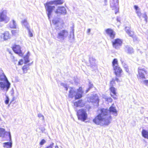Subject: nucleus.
Here are the masks:
<instances>
[{"mask_svg": "<svg viewBox=\"0 0 148 148\" xmlns=\"http://www.w3.org/2000/svg\"><path fill=\"white\" fill-rule=\"evenodd\" d=\"M112 105L109 108V110L106 109L102 108L101 110V113L93 119V121L97 125L103 126L108 125L112 121L110 114L115 116L117 115V111L116 108Z\"/></svg>", "mask_w": 148, "mask_h": 148, "instance_id": "f257e3e1", "label": "nucleus"}, {"mask_svg": "<svg viewBox=\"0 0 148 148\" xmlns=\"http://www.w3.org/2000/svg\"><path fill=\"white\" fill-rule=\"evenodd\" d=\"M11 84L3 71H0V90L6 92L10 87Z\"/></svg>", "mask_w": 148, "mask_h": 148, "instance_id": "f03ea898", "label": "nucleus"}, {"mask_svg": "<svg viewBox=\"0 0 148 148\" xmlns=\"http://www.w3.org/2000/svg\"><path fill=\"white\" fill-rule=\"evenodd\" d=\"M56 29L57 33L55 39L60 42H63L68 36V31L65 29H60L58 27H57Z\"/></svg>", "mask_w": 148, "mask_h": 148, "instance_id": "7ed1b4c3", "label": "nucleus"}, {"mask_svg": "<svg viewBox=\"0 0 148 148\" xmlns=\"http://www.w3.org/2000/svg\"><path fill=\"white\" fill-rule=\"evenodd\" d=\"M70 90L69 94V97L71 98L75 97V99H80L82 97L83 91L82 90V88L80 87L77 90V91H75V89L73 88L70 87Z\"/></svg>", "mask_w": 148, "mask_h": 148, "instance_id": "20e7f679", "label": "nucleus"}, {"mask_svg": "<svg viewBox=\"0 0 148 148\" xmlns=\"http://www.w3.org/2000/svg\"><path fill=\"white\" fill-rule=\"evenodd\" d=\"M51 1L47 2L44 4L46 10L47 12V14L49 19L50 18V16L52 13L55 9L54 6L52 5L53 4Z\"/></svg>", "mask_w": 148, "mask_h": 148, "instance_id": "39448f33", "label": "nucleus"}, {"mask_svg": "<svg viewBox=\"0 0 148 148\" xmlns=\"http://www.w3.org/2000/svg\"><path fill=\"white\" fill-rule=\"evenodd\" d=\"M138 74L137 77L140 81L143 79H145V75L147 74V71L145 68L143 66H139L138 68Z\"/></svg>", "mask_w": 148, "mask_h": 148, "instance_id": "423d86ee", "label": "nucleus"}, {"mask_svg": "<svg viewBox=\"0 0 148 148\" xmlns=\"http://www.w3.org/2000/svg\"><path fill=\"white\" fill-rule=\"evenodd\" d=\"M77 115L78 119L82 121H84L87 118V114L85 111L84 109L79 110L77 112Z\"/></svg>", "mask_w": 148, "mask_h": 148, "instance_id": "0eeeda50", "label": "nucleus"}, {"mask_svg": "<svg viewBox=\"0 0 148 148\" xmlns=\"http://www.w3.org/2000/svg\"><path fill=\"white\" fill-rule=\"evenodd\" d=\"M7 11L6 10H3L0 12V21L4 22L5 23H7L9 21L10 18L7 15Z\"/></svg>", "mask_w": 148, "mask_h": 148, "instance_id": "6e6552de", "label": "nucleus"}, {"mask_svg": "<svg viewBox=\"0 0 148 148\" xmlns=\"http://www.w3.org/2000/svg\"><path fill=\"white\" fill-rule=\"evenodd\" d=\"M123 41L121 39L117 38L112 42L113 47L116 49H119L122 45Z\"/></svg>", "mask_w": 148, "mask_h": 148, "instance_id": "1a4fd4ad", "label": "nucleus"}, {"mask_svg": "<svg viewBox=\"0 0 148 148\" xmlns=\"http://www.w3.org/2000/svg\"><path fill=\"white\" fill-rule=\"evenodd\" d=\"M88 101L89 102H91L95 103V105L97 106L99 103L98 97L96 95H93L92 96L88 97Z\"/></svg>", "mask_w": 148, "mask_h": 148, "instance_id": "9d476101", "label": "nucleus"}, {"mask_svg": "<svg viewBox=\"0 0 148 148\" xmlns=\"http://www.w3.org/2000/svg\"><path fill=\"white\" fill-rule=\"evenodd\" d=\"M55 13L58 15H60L61 14L65 15L66 14V10L65 8L63 6H59L55 11Z\"/></svg>", "mask_w": 148, "mask_h": 148, "instance_id": "9b49d317", "label": "nucleus"}, {"mask_svg": "<svg viewBox=\"0 0 148 148\" xmlns=\"http://www.w3.org/2000/svg\"><path fill=\"white\" fill-rule=\"evenodd\" d=\"M118 0H112L110 1V7L112 10L116 9L117 11L118 9Z\"/></svg>", "mask_w": 148, "mask_h": 148, "instance_id": "f8f14e48", "label": "nucleus"}, {"mask_svg": "<svg viewBox=\"0 0 148 148\" xmlns=\"http://www.w3.org/2000/svg\"><path fill=\"white\" fill-rule=\"evenodd\" d=\"M8 135L10 139V141L11 140V136L10 132H5V130L3 128H0V137L3 138L5 137V134Z\"/></svg>", "mask_w": 148, "mask_h": 148, "instance_id": "ddd939ff", "label": "nucleus"}, {"mask_svg": "<svg viewBox=\"0 0 148 148\" xmlns=\"http://www.w3.org/2000/svg\"><path fill=\"white\" fill-rule=\"evenodd\" d=\"M113 67L116 75L118 77L120 76V74L122 72V69L118 65H116V66H114Z\"/></svg>", "mask_w": 148, "mask_h": 148, "instance_id": "4468645a", "label": "nucleus"}, {"mask_svg": "<svg viewBox=\"0 0 148 148\" xmlns=\"http://www.w3.org/2000/svg\"><path fill=\"white\" fill-rule=\"evenodd\" d=\"M21 47L19 45H14L12 47V49L15 53L19 54H22L21 51Z\"/></svg>", "mask_w": 148, "mask_h": 148, "instance_id": "2eb2a0df", "label": "nucleus"}, {"mask_svg": "<svg viewBox=\"0 0 148 148\" xmlns=\"http://www.w3.org/2000/svg\"><path fill=\"white\" fill-rule=\"evenodd\" d=\"M106 32L110 38L113 39L114 38L115 34L113 30L110 29H108L106 30Z\"/></svg>", "mask_w": 148, "mask_h": 148, "instance_id": "dca6fc26", "label": "nucleus"}, {"mask_svg": "<svg viewBox=\"0 0 148 148\" xmlns=\"http://www.w3.org/2000/svg\"><path fill=\"white\" fill-rule=\"evenodd\" d=\"M1 39L4 40H7L10 38L9 33L8 32H5L3 34H1L0 35Z\"/></svg>", "mask_w": 148, "mask_h": 148, "instance_id": "f3484780", "label": "nucleus"}, {"mask_svg": "<svg viewBox=\"0 0 148 148\" xmlns=\"http://www.w3.org/2000/svg\"><path fill=\"white\" fill-rule=\"evenodd\" d=\"M124 49L125 52L128 54H131L134 53L133 48L128 45L125 46Z\"/></svg>", "mask_w": 148, "mask_h": 148, "instance_id": "a211bd4d", "label": "nucleus"}, {"mask_svg": "<svg viewBox=\"0 0 148 148\" xmlns=\"http://www.w3.org/2000/svg\"><path fill=\"white\" fill-rule=\"evenodd\" d=\"M90 64V66L94 69L97 68V66L95 64V59L92 57H90L89 59Z\"/></svg>", "mask_w": 148, "mask_h": 148, "instance_id": "6ab92c4d", "label": "nucleus"}, {"mask_svg": "<svg viewBox=\"0 0 148 148\" xmlns=\"http://www.w3.org/2000/svg\"><path fill=\"white\" fill-rule=\"evenodd\" d=\"M110 90L111 92L113 94L112 95L111 93H110L111 97L114 99H116V89L114 87H111L110 88Z\"/></svg>", "mask_w": 148, "mask_h": 148, "instance_id": "aec40b11", "label": "nucleus"}, {"mask_svg": "<svg viewBox=\"0 0 148 148\" xmlns=\"http://www.w3.org/2000/svg\"><path fill=\"white\" fill-rule=\"evenodd\" d=\"M21 23L23 26H24L27 29H29V25L26 19H25L22 21Z\"/></svg>", "mask_w": 148, "mask_h": 148, "instance_id": "412c9836", "label": "nucleus"}, {"mask_svg": "<svg viewBox=\"0 0 148 148\" xmlns=\"http://www.w3.org/2000/svg\"><path fill=\"white\" fill-rule=\"evenodd\" d=\"M125 31L126 33L131 37H133L134 35V32L131 31L129 27H125Z\"/></svg>", "mask_w": 148, "mask_h": 148, "instance_id": "4be33fe9", "label": "nucleus"}, {"mask_svg": "<svg viewBox=\"0 0 148 148\" xmlns=\"http://www.w3.org/2000/svg\"><path fill=\"white\" fill-rule=\"evenodd\" d=\"M9 26L11 28H16V23L15 21L14 20H13L10 22L9 24Z\"/></svg>", "mask_w": 148, "mask_h": 148, "instance_id": "5701e85b", "label": "nucleus"}, {"mask_svg": "<svg viewBox=\"0 0 148 148\" xmlns=\"http://www.w3.org/2000/svg\"><path fill=\"white\" fill-rule=\"evenodd\" d=\"M53 4L57 5V4H62L64 2V0H55L53 1H51Z\"/></svg>", "mask_w": 148, "mask_h": 148, "instance_id": "b1692460", "label": "nucleus"}, {"mask_svg": "<svg viewBox=\"0 0 148 148\" xmlns=\"http://www.w3.org/2000/svg\"><path fill=\"white\" fill-rule=\"evenodd\" d=\"M30 55L29 52H28L27 55L24 57V60L25 61L24 63L26 64L28 62L29 60V57Z\"/></svg>", "mask_w": 148, "mask_h": 148, "instance_id": "393cba45", "label": "nucleus"}, {"mask_svg": "<svg viewBox=\"0 0 148 148\" xmlns=\"http://www.w3.org/2000/svg\"><path fill=\"white\" fill-rule=\"evenodd\" d=\"M143 136L145 138L148 139V132L143 130L142 132Z\"/></svg>", "mask_w": 148, "mask_h": 148, "instance_id": "a878e982", "label": "nucleus"}, {"mask_svg": "<svg viewBox=\"0 0 148 148\" xmlns=\"http://www.w3.org/2000/svg\"><path fill=\"white\" fill-rule=\"evenodd\" d=\"M3 146L4 147L10 148L12 147V143L11 142H6L3 143Z\"/></svg>", "mask_w": 148, "mask_h": 148, "instance_id": "bb28decb", "label": "nucleus"}, {"mask_svg": "<svg viewBox=\"0 0 148 148\" xmlns=\"http://www.w3.org/2000/svg\"><path fill=\"white\" fill-rule=\"evenodd\" d=\"M121 61L122 62L123 66L125 70L127 72H129V69L127 65L125 64V63L123 62L121 60Z\"/></svg>", "mask_w": 148, "mask_h": 148, "instance_id": "cd10ccee", "label": "nucleus"}, {"mask_svg": "<svg viewBox=\"0 0 148 148\" xmlns=\"http://www.w3.org/2000/svg\"><path fill=\"white\" fill-rule=\"evenodd\" d=\"M29 69L28 66L25 65L22 68V69L24 73H27V71Z\"/></svg>", "mask_w": 148, "mask_h": 148, "instance_id": "c85d7f7f", "label": "nucleus"}, {"mask_svg": "<svg viewBox=\"0 0 148 148\" xmlns=\"http://www.w3.org/2000/svg\"><path fill=\"white\" fill-rule=\"evenodd\" d=\"M82 102V100H79L77 102H75L74 103V105L75 106L77 107L79 106H81V103Z\"/></svg>", "mask_w": 148, "mask_h": 148, "instance_id": "c756f323", "label": "nucleus"}, {"mask_svg": "<svg viewBox=\"0 0 148 148\" xmlns=\"http://www.w3.org/2000/svg\"><path fill=\"white\" fill-rule=\"evenodd\" d=\"M73 36V38H74V29L73 28H72L71 31L70 32V34L69 36V38H71L72 36Z\"/></svg>", "mask_w": 148, "mask_h": 148, "instance_id": "7c9ffc66", "label": "nucleus"}, {"mask_svg": "<svg viewBox=\"0 0 148 148\" xmlns=\"http://www.w3.org/2000/svg\"><path fill=\"white\" fill-rule=\"evenodd\" d=\"M112 65L113 66V67H114V66H116L118 65V61L117 59H114L113 60V62H112Z\"/></svg>", "mask_w": 148, "mask_h": 148, "instance_id": "2f4dec72", "label": "nucleus"}, {"mask_svg": "<svg viewBox=\"0 0 148 148\" xmlns=\"http://www.w3.org/2000/svg\"><path fill=\"white\" fill-rule=\"evenodd\" d=\"M140 82L146 86H148V80H143V79H142L140 81Z\"/></svg>", "mask_w": 148, "mask_h": 148, "instance_id": "473e14b6", "label": "nucleus"}, {"mask_svg": "<svg viewBox=\"0 0 148 148\" xmlns=\"http://www.w3.org/2000/svg\"><path fill=\"white\" fill-rule=\"evenodd\" d=\"M11 94V95L12 97V101L14 100V99L15 97L14 95V90L13 89H12V90H11L10 92Z\"/></svg>", "mask_w": 148, "mask_h": 148, "instance_id": "72a5a7b5", "label": "nucleus"}, {"mask_svg": "<svg viewBox=\"0 0 148 148\" xmlns=\"http://www.w3.org/2000/svg\"><path fill=\"white\" fill-rule=\"evenodd\" d=\"M38 116L39 118H40L41 119H42V120H44V116L42 114L40 113L38 114Z\"/></svg>", "mask_w": 148, "mask_h": 148, "instance_id": "f704fd0d", "label": "nucleus"}, {"mask_svg": "<svg viewBox=\"0 0 148 148\" xmlns=\"http://www.w3.org/2000/svg\"><path fill=\"white\" fill-rule=\"evenodd\" d=\"M89 88L86 90V92H88L90 89H91V88H92L93 86V85L92 84H91L90 83H89Z\"/></svg>", "mask_w": 148, "mask_h": 148, "instance_id": "c9c22d12", "label": "nucleus"}, {"mask_svg": "<svg viewBox=\"0 0 148 148\" xmlns=\"http://www.w3.org/2000/svg\"><path fill=\"white\" fill-rule=\"evenodd\" d=\"M136 13L139 17H140L141 16V14L140 10L136 11Z\"/></svg>", "mask_w": 148, "mask_h": 148, "instance_id": "e433bc0d", "label": "nucleus"}, {"mask_svg": "<svg viewBox=\"0 0 148 148\" xmlns=\"http://www.w3.org/2000/svg\"><path fill=\"white\" fill-rule=\"evenodd\" d=\"M46 142L45 140L44 139H42L40 143V145H43Z\"/></svg>", "mask_w": 148, "mask_h": 148, "instance_id": "4c0bfd02", "label": "nucleus"}, {"mask_svg": "<svg viewBox=\"0 0 148 148\" xmlns=\"http://www.w3.org/2000/svg\"><path fill=\"white\" fill-rule=\"evenodd\" d=\"M9 98L7 96L6 97V99L5 101V104H8L9 102Z\"/></svg>", "mask_w": 148, "mask_h": 148, "instance_id": "58836bf2", "label": "nucleus"}, {"mask_svg": "<svg viewBox=\"0 0 148 148\" xmlns=\"http://www.w3.org/2000/svg\"><path fill=\"white\" fill-rule=\"evenodd\" d=\"M28 30L29 34L30 37H32L33 36V34L31 32L30 29H27Z\"/></svg>", "mask_w": 148, "mask_h": 148, "instance_id": "ea45409f", "label": "nucleus"}, {"mask_svg": "<svg viewBox=\"0 0 148 148\" xmlns=\"http://www.w3.org/2000/svg\"><path fill=\"white\" fill-rule=\"evenodd\" d=\"M54 143H52L49 146H47L46 148H53V147Z\"/></svg>", "mask_w": 148, "mask_h": 148, "instance_id": "a19ab883", "label": "nucleus"}, {"mask_svg": "<svg viewBox=\"0 0 148 148\" xmlns=\"http://www.w3.org/2000/svg\"><path fill=\"white\" fill-rule=\"evenodd\" d=\"M134 8L136 10V11H137V10H139L138 7L136 5H134Z\"/></svg>", "mask_w": 148, "mask_h": 148, "instance_id": "79ce46f5", "label": "nucleus"}, {"mask_svg": "<svg viewBox=\"0 0 148 148\" xmlns=\"http://www.w3.org/2000/svg\"><path fill=\"white\" fill-rule=\"evenodd\" d=\"M91 31V29H88L87 31V33L88 34V35H90V32Z\"/></svg>", "mask_w": 148, "mask_h": 148, "instance_id": "37998d69", "label": "nucleus"}, {"mask_svg": "<svg viewBox=\"0 0 148 148\" xmlns=\"http://www.w3.org/2000/svg\"><path fill=\"white\" fill-rule=\"evenodd\" d=\"M52 22L55 24H56L58 23V21H56L55 20H53L52 21Z\"/></svg>", "mask_w": 148, "mask_h": 148, "instance_id": "c03bdc74", "label": "nucleus"}, {"mask_svg": "<svg viewBox=\"0 0 148 148\" xmlns=\"http://www.w3.org/2000/svg\"><path fill=\"white\" fill-rule=\"evenodd\" d=\"M107 100L109 102H111L112 100V99L110 97H109L107 98Z\"/></svg>", "mask_w": 148, "mask_h": 148, "instance_id": "a18cd8bd", "label": "nucleus"}, {"mask_svg": "<svg viewBox=\"0 0 148 148\" xmlns=\"http://www.w3.org/2000/svg\"><path fill=\"white\" fill-rule=\"evenodd\" d=\"M23 63V61L22 60H20L18 64L19 65H22Z\"/></svg>", "mask_w": 148, "mask_h": 148, "instance_id": "49530a36", "label": "nucleus"}, {"mask_svg": "<svg viewBox=\"0 0 148 148\" xmlns=\"http://www.w3.org/2000/svg\"><path fill=\"white\" fill-rule=\"evenodd\" d=\"M115 81H116V82H120L121 81V80H119V79H118L117 77H116L115 78Z\"/></svg>", "mask_w": 148, "mask_h": 148, "instance_id": "de8ad7c7", "label": "nucleus"}, {"mask_svg": "<svg viewBox=\"0 0 148 148\" xmlns=\"http://www.w3.org/2000/svg\"><path fill=\"white\" fill-rule=\"evenodd\" d=\"M64 86V88H65L66 90H68V88L67 87V86L66 85H65Z\"/></svg>", "mask_w": 148, "mask_h": 148, "instance_id": "09e8293b", "label": "nucleus"}, {"mask_svg": "<svg viewBox=\"0 0 148 148\" xmlns=\"http://www.w3.org/2000/svg\"><path fill=\"white\" fill-rule=\"evenodd\" d=\"M105 4V5H107V0H104Z\"/></svg>", "mask_w": 148, "mask_h": 148, "instance_id": "8fccbe9b", "label": "nucleus"}, {"mask_svg": "<svg viewBox=\"0 0 148 148\" xmlns=\"http://www.w3.org/2000/svg\"><path fill=\"white\" fill-rule=\"evenodd\" d=\"M147 34H146L147 39L148 40V31H147Z\"/></svg>", "mask_w": 148, "mask_h": 148, "instance_id": "3c124183", "label": "nucleus"}, {"mask_svg": "<svg viewBox=\"0 0 148 148\" xmlns=\"http://www.w3.org/2000/svg\"><path fill=\"white\" fill-rule=\"evenodd\" d=\"M55 148H59L58 146L56 145L55 147Z\"/></svg>", "mask_w": 148, "mask_h": 148, "instance_id": "603ef678", "label": "nucleus"}, {"mask_svg": "<svg viewBox=\"0 0 148 148\" xmlns=\"http://www.w3.org/2000/svg\"><path fill=\"white\" fill-rule=\"evenodd\" d=\"M117 20L118 21H119V20L118 18H117Z\"/></svg>", "mask_w": 148, "mask_h": 148, "instance_id": "864d4df0", "label": "nucleus"}, {"mask_svg": "<svg viewBox=\"0 0 148 148\" xmlns=\"http://www.w3.org/2000/svg\"><path fill=\"white\" fill-rule=\"evenodd\" d=\"M14 32V31H13V30H12V34H13V32Z\"/></svg>", "mask_w": 148, "mask_h": 148, "instance_id": "5fc2aeb1", "label": "nucleus"}, {"mask_svg": "<svg viewBox=\"0 0 148 148\" xmlns=\"http://www.w3.org/2000/svg\"><path fill=\"white\" fill-rule=\"evenodd\" d=\"M116 13H117V12L116 11L115 12V13L116 14Z\"/></svg>", "mask_w": 148, "mask_h": 148, "instance_id": "6e6d98bb", "label": "nucleus"}, {"mask_svg": "<svg viewBox=\"0 0 148 148\" xmlns=\"http://www.w3.org/2000/svg\"><path fill=\"white\" fill-rule=\"evenodd\" d=\"M145 16H146V17L147 16H146V15H145Z\"/></svg>", "mask_w": 148, "mask_h": 148, "instance_id": "4d7b16f0", "label": "nucleus"}]
</instances>
